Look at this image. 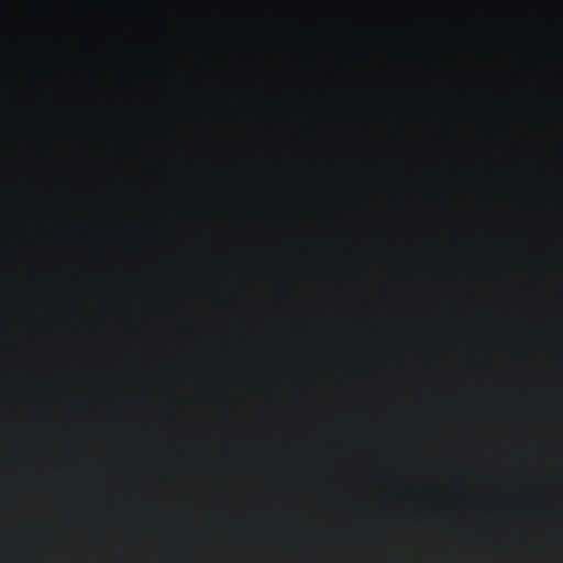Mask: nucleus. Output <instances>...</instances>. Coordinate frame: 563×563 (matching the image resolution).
<instances>
[{
	"label": "nucleus",
	"instance_id": "obj_1",
	"mask_svg": "<svg viewBox=\"0 0 563 563\" xmlns=\"http://www.w3.org/2000/svg\"><path fill=\"white\" fill-rule=\"evenodd\" d=\"M341 4H552L555 12V224H563V2H341Z\"/></svg>",
	"mask_w": 563,
	"mask_h": 563
}]
</instances>
